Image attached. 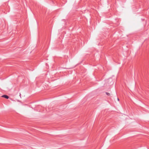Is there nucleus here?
I'll return each instance as SVG.
<instances>
[{"label": "nucleus", "instance_id": "1", "mask_svg": "<svg viewBox=\"0 0 149 149\" xmlns=\"http://www.w3.org/2000/svg\"><path fill=\"white\" fill-rule=\"evenodd\" d=\"M2 97L6 98V99H8L9 98V97L8 96L6 95H4L2 96Z\"/></svg>", "mask_w": 149, "mask_h": 149}, {"label": "nucleus", "instance_id": "2", "mask_svg": "<svg viewBox=\"0 0 149 149\" xmlns=\"http://www.w3.org/2000/svg\"><path fill=\"white\" fill-rule=\"evenodd\" d=\"M106 94H107V95H110L109 93H106Z\"/></svg>", "mask_w": 149, "mask_h": 149}, {"label": "nucleus", "instance_id": "3", "mask_svg": "<svg viewBox=\"0 0 149 149\" xmlns=\"http://www.w3.org/2000/svg\"><path fill=\"white\" fill-rule=\"evenodd\" d=\"M118 101H119V99H118Z\"/></svg>", "mask_w": 149, "mask_h": 149}]
</instances>
